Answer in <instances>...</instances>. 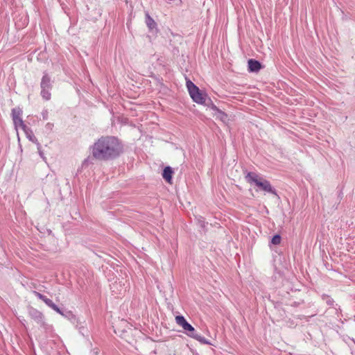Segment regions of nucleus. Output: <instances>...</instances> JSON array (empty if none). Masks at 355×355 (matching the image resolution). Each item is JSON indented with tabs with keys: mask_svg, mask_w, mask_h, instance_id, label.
<instances>
[{
	"mask_svg": "<svg viewBox=\"0 0 355 355\" xmlns=\"http://www.w3.org/2000/svg\"><path fill=\"white\" fill-rule=\"evenodd\" d=\"M123 150L122 143L114 136H102L91 147L92 157L99 161L113 160Z\"/></svg>",
	"mask_w": 355,
	"mask_h": 355,
	"instance_id": "nucleus-1",
	"label": "nucleus"
},
{
	"mask_svg": "<svg viewBox=\"0 0 355 355\" xmlns=\"http://www.w3.org/2000/svg\"><path fill=\"white\" fill-rule=\"evenodd\" d=\"M175 322L179 326L183 328L184 333L188 336L197 340L202 344L211 345L208 340L197 333L194 327L187 321L183 315H177L175 317Z\"/></svg>",
	"mask_w": 355,
	"mask_h": 355,
	"instance_id": "nucleus-2",
	"label": "nucleus"
},
{
	"mask_svg": "<svg viewBox=\"0 0 355 355\" xmlns=\"http://www.w3.org/2000/svg\"><path fill=\"white\" fill-rule=\"evenodd\" d=\"M186 85L193 101L198 104H205L207 97L206 94H202L199 88L190 80H187Z\"/></svg>",
	"mask_w": 355,
	"mask_h": 355,
	"instance_id": "nucleus-3",
	"label": "nucleus"
},
{
	"mask_svg": "<svg viewBox=\"0 0 355 355\" xmlns=\"http://www.w3.org/2000/svg\"><path fill=\"white\" fill-rule=\"evenodd\" d=\"M28 315L36 323L37 327L46 329L47 324L42 312L35 308L30 307L28 309Z\"/></svg>",
	"mask_w": 355,
	"mask_h": 355,
	"instance_id": "nucleus-4",
	"label": "nucleus"
},
{
	"mask_svg": "<svg viewBox=\"0 0 355 355\" xmlns=\"http://www.w3.org/2000/svg\"><path fill=\"white\" fill-rule=\"evenodd\" d=\"M256 186L263 191L277 195L275 189L272 187L270 182L266 180H262L260 178V180L257 182Z\"/></svg>",
	"mask_w": 355,
	"mask_h": 355,
	"instance_id": "nucleus-5",
	"label": "nucleus"
},
{
	"mask_svg": "<svg viewBox=\"0 0 355 355\" xmlns=\"http://www.w3.org/2000/svg\"><path fill=\"white\" fill-rule=\"evenodd\" d=\"M248 71L250 72H258L261 68V64L258 60L250 59L248 61Z\"/></svg>",
	"mask_w": 355,
	"mask_h": 355,
	"instance_id": "nucleus-6",
	"label": "nucleus"
},
{
	"mask_svg": "<svg viewBox=\"0 0 355 355\" xmlns=\"http://www.w3.org/2000/svg\"><path fill=\"white\" fill-rule=\"evenodd\" d=\"M40 87H41V89H51L52 85H51V78L48 76V74L45 73L43 76V77L42 78Z\"/></svg>",
	"mask_w": 355,
	"mask_h": 355,
	"instance_id": "nucleus-7",
	"label": "nucleus"
},
{
	"mask_svg": "<svg viewBox=\"0 0 355 355\" xmlns=\"http://www.w3.org/2000/svg\"><path fill=\"white\" fill-rule=\"evenodd\" d=\"M173 173V171L171 166H166L162 173L163 178L167 182L171 183L172 180V175Z\"/></svg>",
	"mask_w": 355,
	"mask_h": 355,
	"instance_id": "nucleus-8",
	"label": "nucleus"
},
{
	"mask_svg": "<svg viewBox=\"0 0 355 355\" xmlns=\"http://www.w3.org/2000/svg\"><path fill=\"white\" fill-rule=\"evenodd\" d=\"M145 23L150 30L152 31L154 28H156L157 24L155 20L150 16L148 12H146L145 15Z\"/></svg>",
	"mask_w": 355,
	"mask_h": 355,
	"instance_id": "nucleus-9",
	"label": "nucleus"
},
{
	"mask_svg": "<svg viewBox=\"0 0 355 355\" xmlns=\"http://www.w3.org/2000/svg\"><path fill=\"white\" fill-rule=\"evenodd\" d=\"M245 179L248 182L254 183L255 184L260 180V178L258 177V175L253 172H248L245 176Z\"/></svg>",
	"mask_w": 355,
	"mask_h": 355,
	"instance_id": "nucleus-10",
	"label": "nucleus"
},
{
	"mask_svg": "<svg viewBox=\"0 0 355 355\" xmlns=\"http://www.w3.org/2000/svg\"><path fill=\"white\" fill-rule=\"evenodd\" d=\"M13 123L16 128L20 127L23 131L28 130V127L24 124L21 117L16 119L15 121H13Z\"/></svg>",
	"mask_w": 355,
	"mask_h": 355,
	"instance_id": "nucleus-11",
	"label": "nucleus"
},
{
	"mask_svg": "<svg viewBox=\"0 0 355 355\" xmlns=\"http://www.w3.org/2000/svg\"><path fill=\"white\" fill-rule=\"evenodd\" d=\"M33 294L35 296H36L37 297H38L39 299H40L41 300H42L47 306H49V304L52 301L51 300L47 298L45 295L41 294L40 293H39L36 291H33Z\"/></svg>",
	"mask_w": 355,
	"mask_h": 355,
	"instance_id": "nucleus-12",
	"label": "nucleus"
},
{
	"mask_svg": "<svg viewBox=\"0 0 355 355\" xmlns=\"http://www.w3.org/2000/svg\"><path fill=\"white\" fill-rule=\"evenodd\" d=\"M27 137V138L31 141L32 142L35 143L37 144V143H39L37 139H36V137H35L33 132H32V130H31L30 128H28V131H24Z\"/></svg>",
	"mask_w": 355,
	"mask_h": 355,
	"instance_id": "nucleus-13",
	"label": "nucleus"
},
{
	"mask_svg": "<svg viewBox=\"0 0 355 355\" xmlns=\"http://www.w3.org/2000/svg\"><path fill=\"white\" fill-rule=\"evenodd\" d=\"M22 110L20 108H14L12 110V121H15L16 119L21 117Z\"/></svg>",
	"mask_w": 355,
	"mask_h": 355,
	"instance_id": "nucleus-14",
	"label": "nucleus"
},
{
	"mask_svg": "<svg viewBox=\"0 0 355 355\" xmlns=\"http://www.w3.org/2000/svg\"><path fill=\"white\" fill-rule=\"evenodd\" d=\"M50 90L48 89H41V96L46 101H49L51 98Z\"/></svg>",
	"mask_w": 355,
	"mask_h": 355,
	"instance_id": "nucleus-15",
	"label": "nucleus"
},
{
	"mask_svg": "<svg viewBox=\"0 0 355 355\" xmlns=\"http://www.w3.org/2000/svg\"><path fill=\"white\" fill-rule=\"evenodd\" d=\"M212 108H213V110L217 111L218 117H219L222 121H225L227 119V114L224 112L218 109L216 107V106L214 105Z\"/></svg>",
	"mask_w": 355,
	"mask_h": 355,
	"instance_id": "nucleus-16",
	"label": "nucleus"
},
{
	"mask_svg": "<svg viewBox=\"0 0 355 355\" xmlns=\"http://www.w3.org/2000/svg\"><path fill=\"white\" fill-rule=\"evenodd\" d=\"M322 300L324 301H325V302L327 303V305H329V306H333L334 305V300L330 296H329L328 295L323 294L322 295Z\"/></svg>",
	"mask_w": 355,
	"mask_h": 355,
	"instance_id": "nucleus-17",
	"label": "nucleus"
},
{
	"mask_svg": "<svg viewBox=\"0 0 355 355\" xmlns=\"http://www.w3.org/2000/svg\"><path fill=\"white\" fill-rule=\"evenodd\" d=\"M48 306L51 308L53 310H54L61 315H64L62 311L55 304H54L53 301L51 302Z\"/></svg>",
	"mask_w": 355,
	"mask_h": 355,
	"instance_id": "nucleus-18",
	"label": "nucleus"
},
{
	"mask_svg": "<svg viewBox=\"0 0 355 355\" xmlns=\"http://www.w3.org/2000/svg\"><path fill=\"white\" fill-rule=\"evenodd\" d=\"M48 306L51 308L53 310H54L61 315H64L62 311L55 304H54L53 301L51 302Z\"/></svg>",
	"mask_w": 355,
	"mask_h": 355,
	"instance_id": "nucleus-19",
	"label": "nucleus"
},
{
	"mask_svg": "<svg viewBox=\"0 0 355 355\" xmlns=\"http://www.w3.org/2000/svg\"><path fill=\"white\" fill-rule=\"evenodd\" d=\"M48 306L51 308L53 310H54L61 315H64L62 311L55 304H54L53 301L51 302Z\"/></svg>",
	"mask_w": 355,
	"mask_h": 355,
	"instance_id": "nucleus-20",
	"label": "nucleus"
},
{
	"mask_svg": "<svg viewBox=\"0 0 355 355\" xmlns=\"http://www.w3.org/2000/svg\"><path fill=\"white\" fill-rule=\"evenodd\" d=\"M282 238L279 234H275L272 236L271 243L273 245H279L281 242Z\"/></svg>",
	"mask_w": 355,
	"mask_h": 355,
	"instance_id": "nucleus-21",
	"label": "nucleus"
},
{
	"mask_svg": "<svg viewBox=\"0 0 355 355\" xmlns=\"http://www.w3.org/2000/svg\"><path fill=\"white\" fill-rule=\"evenodd\" d=\"M37 150H38V151H39L40 155L41 157H43V153H42V152L41 151V145H40V143H37Z\"/></svg>",
	"mask_w": 355,
	"mask_h": 355,
	"instance_id": "nucleus-22",
	"label": "nucleus"
},
{
	"mask_svg": "<svg viewBox=\"0 0 355 355\" xmlns=\"http://www.w3.org/2000/svg\"><path fill=\"white\" fill-rule=\"evenodd\" d=\"M199 223H200V227H205V221L200 220V221H199Z\"/></svg>",
	"mask_w": 355,
	"mask_h": 355,
	"instance_id": "nucleus-23",
	"label": "nucleus"
},
{
	"mask_svg": "<svg viewBox=\"0 0 355 355\" xmlns=\"http://www.w3.org/2000/svg\"><path fill=\"white\" fill-rule=\"evenodd\" d=\"M352 340L353 341V343L355 344V339L354 338H352Z\"/></svg>",
	"mask_w": 355,
	"mask_h": 355,
	"instance_id": "nucleus-24",
	"label": "nucleus"
}]
</instances>
